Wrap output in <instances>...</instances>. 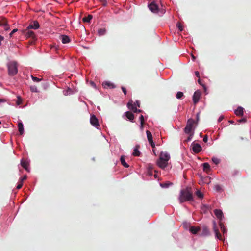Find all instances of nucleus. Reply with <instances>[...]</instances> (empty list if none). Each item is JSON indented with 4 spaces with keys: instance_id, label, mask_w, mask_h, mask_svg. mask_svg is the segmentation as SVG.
Returning <instances> with one entry per match:
<instances>
[{
    "instance_id": "nucleus-1",
    "label": "nucleus",
    "mask_w": 251,
    "mask_h": 251,
    "mask_svg": "<svg viewBox=\"0 0 251 251\" xmlns=\"http://www.w3.org/2000/svg\"><path fill=\"white\" fill-rule=\"evenodd\" d=\"M170 159V155L167 152L162 151L160 152L159 159L157 161V165L162 169L166 168L168 164V161Z\"/></svg>"
},
{
    "instance_id": "nucleus-2",
    "label": "nucleus",
    "mask_w": 251,
    "mask_h": 251,
    "mask_svg": "<svg viewBox=\"0 0 251 251\" xmlns=\"http://www.w3.org/2000/svg\"><path fill=\"white\" fill-rule=\"evenodd\" d=\"M179 201L180 203H183L186 201H193L192 192L190 188H187L185 189L181 190Z\"/></svg>"
},
{
    "instance_id": "nucleus-3",
    "label": "nucleus",
    "mask_w": 251,
    "mask_h": 251,
    "mask_svg": "<svg viewBox=\"0 0 251 251\" xmlns=\"http://www.w3.org/2000/svg\"><path fill=\"white\" fill-rule=\"evenodd\" d=\"M8 74L10 75L13 76L18 72L17 63L16 62L12 61L7 64Z\"/></svg>"
},
{
    "instance_id": "nucleus-4",
    "label": "nucleus",
    "mask_w": 251,
    "mask_h": 251,
    "mask_svg": "<svg viewBox=\"0 0 251 251\" xmlns=\"http://www.w3.org/2000/svg\"><path fill=\"white\" fill-rule=\"evenodd\" d=\"M195 121L192 119H190L188 120L186 126L184 129V132L186 134H190L193 132V127Z\"/></svg>"
},
{
    "instance_id": "nucleus-5",
    "label": "nucleus",
    "mask_w": 251,
    "mask_h": 251,
    "mask_svg": "<svg viewBox=\"0 0 251 251\" xmlns=\"http://www.w3.org/2000/svg\"><path fill=\"white\" fill-rule=\"evenodd\" d=\"M90 122L93 126L95 127L97 129H99L100 126L99 120L95 115H91Z\"/></svg>"
},
{
    "instance_id": "nucleus-6",
    "label": "nucleus",
    "mask_w": 251,
    "mask_h": 251,
    "mask_svg": "<svg viewBox=\"0 0 251 251\" xmlns=\"http://www.w3.org/2000/svg\"><path fill=\"white\" fill-rule=\"evenodd\" d=\"M191 148H192L193 151L195 153H199L202 150V148L201 145L199 143H196L195 142H193L192 143Z\"/></svg>"
},
{
    "instance_id": "nucleus-7",
    "label": "nucleus",
    "mask_w": 251,
    "mask_h": 251,
    "mask_svg": "<svg viewBox=\"0 0 251 251\" xmlns=\"http://www.w3.org/2000/svg\"><path fill=\"white\" fill-rule=\"evenodd\" d=\"M213 229L215 233L216 238L220 240H223L221 235L219 233L218 229L216 227V223L214 221L213 222Z\"/></svg>"
},
{
    "instance_id": "nucleus-8",
    "label": "nucleus",
    "mask_w": 251,
    "mask_h": 251,
    "mask_svg": "<svg viewBox=\"0 0 251 251\" xmlns=\"http://www.w3.org/2000/svg\"><path fill=\"white\" fill-rule=\"evenodd\" d=\"M149 9L152 12H157L158 8L157 5L154 1L151 2L149 5Z\"/></svg>"
},
{
    "instance_id": "nucleus-9",
    "label": "nucleus",
    "mask_w": 251,
    "mask_h": 251,
    "mask_svg": "<svg viewBox=\"0 0 251 251\" xmlns=\"http://www.w3.org/2000/svg\"><path fill=\"white\" fill-rule=\"evenodd\" d=\"M201 95V93L200 91H195L193 96V100L194 104H196L199 101L200 97Z\"/></svg>"
},
{
    "instance_id": "nucleus-10",
    "label": "nucleus",
    "mask_w": 251,
    "mask_h": 251,
    "mask_svg": "<svg viewBox=\"0 0 251 251\" xmlns=\"http://www.w3.org/2000/svg\"><path fill=\"white\" fill-rule=\"evenodd\" d=\"M146 133L149 143L152 148H154L155 147V144L153 141L151 133L149 130L146 131Z\"/></svg>"
},
{
    "instance_id": "nucleus-11",
    "label": "nucleus",
    "mask_w": 251,
    "mask_h": 251,
    "mask_svg": "<svg viewBox=\"0 0 251 251\" xmlns=\"http://www.w3.org/2000/svg\"><path fill=\"white\" fill-rule=\"evenodd\" d=\"M214 213L217 219H219L220 221L221 222L224 217L222 211L219 209H215L214 211Z\"/></svg>"
},
{
    "instance_id": "nucleus-12",
    "label": "nucleus",
    "mask_w": 251,
    "mask_h": 251,
    "mask_svg": "<svg viewBox=\"0 0 251 251\" xmlns=\"http://www.w3.org/2000/svg\"><path fill=\"white\" fill-rule=\"evenodd\" d=\"M21 165L25 170L29 172V162L27 160L22 159L21 161Z\"/></svg>"
},
{
    "instance_id": "nucleus-13",
    "label": "nucleus",
    "mask_w": 251,
    "mask_h": 251,
    "mask_svg": "<svg viewBox=\"0 0 251 251\" xmlns=\"http://www.w3.org/2000/svg\"><path fill=\"white\" fill-rule=\"evenodd\" d=\"M39 26L40 25L39 23L37 21H35L29 25L27 28L37 29L39 28Z\"/></svg>"
},
{
    "instance_id": "nucleus-14",
    "label": "nucleus",
    "mask_w": 251,
    "mask_h": 251,
    "mask_svg": "<svg viewBox=\"0 0 251 251\" xmlns=\"http://www.w3.org/2000/svg\"><path fill=\"white\" fill-rule=\"evenodd\" d=\"M127 107L129 109L132 110L134 112L137 113V109L136 108L135 104H133L132 101H129L127 103Z\"/></svg>"
},
{
    "instance_id": "nucleus-15",
    "label": "nucleus",
    "mask_w": 251,
    "mask_h": 251,
    "mask_svg": "<svg viewBox=\"0 0 251 251\" xmlns=\"http://www.w3.org/2000/svg\"><path fill=\"white\" fill-rule=\"evenodd\" d=\"M60 39L61 40L62 43L63 44L68 43L70 41L69 37L68 36L65 35H61L60 36Z\"/></svg>"
},
{
    "instance_id": "nucleus-16",
    "label": "nucleus",
    "mask_w": 251,
    "mask_h": 251,
    "mask_svg": "<svg viewBox=\"0 0 251 251\" xmlns=\"http://www.w3.org/2000/svg\"><path fill=\"white\" fill-rule=\"evenodd\" d=\"M102 86L104 88H115V85L113 83L109 81H105L102 83Z\"/></svg>"
},
{
    "instance_id": "nucleus-17",
    "label": "nucleus",
    "mask_w": 251,
    "mask_h": 251,
    "mask_svg": "<svg viewBox=\"0 0 251 251\" xmlns=\"http://www.w3.org/2000/svg\"><path fill=\"white\" fill-rule=\"evenodd\" d=\"M237 116H242L244 114V108L242 107H238L234 111Z\"/></svg>"
},
{
    "instance_id": "nucleus-18",
    "label": "nucleus",
    "mask_w": 251,
    "mask_h": 251,
    "mask_svg": "<svg viewBox=\"0 0 251 251\" xmlns=\"http://www.w3.org/2000/svg\"><path fill=\"white\" fill-rule=\"evenodd\" d=\"M125 115L126 116L127 118L131 122H133L134 119V116L133 114L130 112L127 111L125 113Z\"/></svg>"
},
{
    "instance_id": "nucleus-19",
    "label": "nucleus",
    "mask_w": 251,
    "mask_h": 251,
    "mask_svg": "<svg viewBox=\"0 0 251 251\" xmlns=\"http://www.w3.org/2000/svg\"><path fill=\"white\" fill-rule=\"evenodd\" d=\"M209 234L210 233H209L208 229L205 226L203 227V228L202 229V231L201 233V236H208L209 235Z\"/></svg>"
},
{
    "instance_id": "nucleus-20",
    "label": "nucleus",
    "mask_w": 251,
    "mask_h": 251,
    "mask_svg": "<svg viewBox=\"0 0 251 251\" xmlns=\"http://www.w3.org/2000/svg\"><path fill=\"white\" fill-rule=\"evenodd\" d=\"M219 226H220L221 230L222 232H223V234H224V235H226V232H227V230L225 227L224 224L222 223V222L220 221L219 223Z\"/></svg>"
},
{
    "instance_id": "nucleus-21",
    "label": "nucleus",
    "mask_w": 251,
    "mask_h": 251,
    "mask_svg": "<svg viewBox=\"0 0 251 251\" xmlns=\"http://www.w3.org/2000/svg\"><path fill=\"white\" fill-rule=\"evenodd\" d=\"M120 161L121 164L125 168H128L129 167V165L127 164V163L125 161V158L124 156H121L120 157Z\"/></svg>"
},
{
    "instance_id": "nucleus-22",
    "label": "nucleus",
    "mask_w": 251,
    "mask_h": 251,
    "mask_svg": "<svg viewBox=\"0 0 251 251\" xmlns=\"http://www.w3.org/2000/svg\"><path fill=\"white\" fill-rule=\"evenodd\" d=\"M18 130L20 132V134L22 135L24 131V126L22 122H18Z\"/></svg>"
},
{
    "instance_id": "nucleus-23",
    "label": "nucleus",
    "mask_w": 251,
    "mask_h": 251,
    "mask_svg": "<svg viewBox=\"0 0 251 251\" xmlns=\"http://www.w3.org/2000/svg\"><path fill=\"white\" fill-rule=\"evenodd\" d=\"M106 33V29L104 28L99 29L98 30V35L100 36L105 35Z\"/></svg>"
},
{
    "instance_id": "nucleus-24",
    "label": "nucleus",
    "mask_w": 251,
    "mask_h": 251,
    "mask_svg": "<svg viewBox=\"0 0 251 251\" xmlns=\"http://www.w3.org/2000/svg\"><path fill=\"white\" fill-rule=\"evenodd\" d=\"M200 230V227H196L195 226H192L190 228V231L194 234H196Z\"/></svg>"
},
{
    "instance_id": "nucleus-25",
    "label": "nucleus",
    "mask_w": 251,
    "mask_h": 251,
    "mask_svg": "<svg viewBox=\"0 0 251 251\" xmlns=\"http://www.w3.org/2000/svg\"><path fill=\"white\" fill-rule=\"evenodd\" d=\"M140 153L138 150V147L137 146H136L134 149V151L132 153V154H133V155H134L135 156H139L140 155Z\"/></svg>"
},
{
    "instance_id": "nucleus-26",
    "label": "nucleus",
    "mask_w": 251,
    "mask_h": 251,
    "mask_svg": "<svg viewBox=\"0 0 251 251\" xmlns=\"http://www.w3.org/2000/svg\"><path fill=\"white\" fill-rule=\"evenodd\" d=\"M1 24H4L3 25H1V26H3L4 27V29L5 30H8L9 29V27L8 25L7 24L6 20L5 19H3V21H1Z\"/></svg>"
},
{
    "instance_id": "nucleus-27",
    "label": "nucleus",
    "mask_w": 251,
    "mask_h": 251,
    "mask_svg": "<svg viewBox=\"0 0 251 251\" xmlns=\"http://www.w3.org/2000/svg\"><path fill=\"white\" fill-rule=\"evenodd\" d=\"M25 35L27 38H29V37H33V38L35 36L34 32L32 31H30V30H28L26 32Z\"/></svg>"
},
{
    "instance_id": "nucleus-28",
    "label": "nucleus",
    "mask_w": 251,
    "mask_h": 251,
    "mask_svg": "<svg viewBox=\"0 0 251 251\" xmlns=\"http://www.w3.org/2000/svg\"><path fill=\"white\" fill-rule=\"evenodd\" d=\"M93 16L91 15H89L87 17L83 18V21L84 22L89 23L92 19Z\"/></svg>"
},
{
    "instance_id": "nucleus-29",
    "label": "nucleus",
    "mask_w": 251,
    "mask_h": 251,
    "mask_svg": "<svg viewBox=\"0 0 251 251\" xmlns=\"http://www.w3.org/2000/svg\"><path fill=\"white\" fill-rule=\"evenodd\" d=\"M202 165L204 171H207L210 170V165L208 163H204Z\"/></svg>"
},
{
    "instance_id": "nucleus-30",
    "label": "nucleus",
    "mask_w": 251,
    "mask_h": 251,
    "mask_svg": "<svg viewBox=\"0 0 251 251\" xmlns=\"http://www.w3.org/2000/svg\"><path fill=\"white\" fill-rule=\"evenodd\" d=\"M196 194L197 196L200 199H202L203 197V194L200 190H197L196 192Z\"/></svg>"
},
{
    "instance_id": "nucleus-31",
    "label": "nucleus",
    "mask_w": 251,
    "mask_h": 251,
    "mask_svg": "<svg viewBox=\"0 0 251 251\" xmlns=\"http://www.w3.org/2000/svg\"><path fill=\"white\" fill-rule=\"evenodd\" d=\"M16 105L17 106L20 105L22 103V100L20 96H17V100H16Z\"/></svg>"
},
{
    "instance_id": "nucleus-32",
    "label": "nucleus",
    "mask_w": 251,
    "mask_h": 251,
    "mask_svg": "<svg viewBox=\"0 0 251 251\" xmlns=\"http://www.w3.org/2000/svg\"><path fill=\"white\" fill-rule=\"evenodd\" d=\"M31 77L32 79V80L34 81V82H39L40 81H41V79L40 78H39L38 77H35L33 75H31Z\"/></svg>"
},
{
    "instance_id": "nucleus-33",
    "label": "nucleus",
    "mask_w": 251,
    "mask_h": 251,
    "mask_svg": "<svg viewBox=\"0 0 251 251\" xmlns=\"http://www.w3.org/2000/svg\"><path fill=\"white\" fill-rule=\"evenodd\" d=\"M170 185H171V183H160V185L162 188H168Z\"/></svg>"
},
{
    "instance_id": "nucleus-34",
    "label": "nucleus",
    "mask_w": 251,
    "mask_h": 251,
    "mask_svg": "<svg viewBox=\"0 0 251 251\" xmlns=\"http://www.w3.org/2000/svg\"><path fill=\"white\" fill-rule=\"evenodd\" d=\"M30 90L32 92H38V90L36 86H30Z\"/></svg>"
},
{
    "instance_id": "nucleus-35",
    "label": "nucleus",
    "mask_w": 251,
    "mask_h": 251,
    "mask_svg": "<svg viewBox=\"0 0 251 251\" xmlns=\"http://www.w3.org/2000/svg\"><path fill=\"white\" fill-rule=\"evenodd\" d=\"M212 162L215 164L216 165H217L220 162V160L219 159L216 158V157H213L212 158Z\"/></svg>"
},
{
    "instance_id": "nucleus-36",
    "label": "nucleus",
    "mask_w": 251,
    "mask_h": 251,
    "mask_svg": "<svg viewBox=\"0 0 251 251\" xmlns=\"http://www.w3.org/2000/svg\"><path fill=\"white\" fill-rule=\"evenodd\" d=\"M183 96V93L181 92H178L176 94V97L178 99L182 98Z\"/></svg>"
},
{
    "instance_id": "nucleus-37",
    "label": "nucleus",
    "mask_w": 251,
    "mask_h": 251,
    "mask_svg": "<svg viewBox=\"0 0 251 251\" xmlns=\"http://www.w3.org/2000/svg\"><path fill=\"white\" fill-rule=\"evenodd\" d=\"M176 26L180 31H182L183 30V26L181 24V23H177Z\"/></svg>"
},
{
    "instance_id": "nucleus-38",
    "label": "nucleus",
    "mask_w": 251,
    "mask_h": 251,
    "mask_svg": "<svg viewBox=\"0 0 251 251\" xmlns=\"http://www.w3.org/2000/svg\"><path fill=\"white\" fill-rule=\"evenodd\" d=\"M71 91V89L68 88L67 90L64 91V94L65 95H69L70 94V92Z\"/></svg>"
},
{
    "instance_id": "nucleus-39",
    "label": "nucleus",
    "mask_w": 251,
    "mask_h": 251,
    "mask_svg": "<svg viewBox=\"0 0 251 251\" xmlns=\"http://www.w3.org/2000/svg\"><path fill=\"white\" fill-rule=\"evenodd\" d=\"M22 186H23V182L19 181L18 182V184L17 186V189H20L22 187Z\"/></svg>"
},
{
    "instance_id": "nucleus-40",
    "label": "nucleus",
    "mask_w": 251,
    "mask_h": 251,
    "mask_svg": "<svg viewBox=\"0 0 251 251\" xmlns=\"http://www.w3.org/2000/svg\"><path fill=\"white\" fill-rule=\"evenodd\" d=\"M189 134V136L188 137L187 140L188 141H190L192 139V137H193V134H194V132H192V133H191L190 134Z\"/></svg>"
},
{
    "instance_id": "nucleus-41",
    "label": "nucleus",
    "mask_w": 251,
    "mask_h": 251,
    "mask_svg": "<svg viewBox=\"0 0 251 251\" xmlns=\"http://www.w3.org/2000/svg\"><path fill=\"white\" fill-rule=\"evenodd\" d=\"M26 178H27V176L26 175H25L23 177L20 178L19 181H20L22 182H23V181L25 180Z\"/></svg>"
},
{
    "instance_id": "nucleus-42",
    "label": "nucleus",
    "mask_w": 251,
    "mask_h": 251,
    "mask_svg": "<svg viewBox=\"0 0 251 251\" xmlns=\"http://www.w3.org/2000/svg\"><path fill=\"white\" fill-rule=\"evenodd\" d=\"M90 84L91 86H92L93 88L95 89L97 88L96 85L93 81H90Z\"/></svg>"
},
{
    "instance_id": "nucleus-43",
    "label": "nucleus",
    "mask_w": 251,
    "mask_h": 251,
    "mask_svg": "<svg viewBox=\"0 0 251 251\" xmlns=\"http://www.w3.org/2000/svg\"><path fill=\"white\" fill-rule=\"evenodd\" d=\"M139 119H140V123L144 122V116L142 115H141L140 116Z\"/></svg>"
},
{
    "instance_id": "nucleus-44",
    "label": "nucleus",
    "mask_w": 251,
    "mask_h": 251,
    "mask_svg": "<svg viewBox=\"0 0 251 251\" xmlns=\"http://www.w3.org/2000/svg\"><path fill=\"white\" fill-rule=\"evenodd\" d=\"M121 89H122V90L123 92L126 95V93H127V91H126V88H125L124 87H122Z\"/></svg>"
},
{
    "instance_id": "nucleus-45",
    "label": "nucleus",
    "mask_w": 251,
    "mask_h": 251,
    "mask_svg": "<svg viewBox=\"0 0 251 251\" xmlns=\"http://www.w3.org/2000/svg\"><path fill=\"white\" fill-rule=\"evenodd\" d=\"M17 29H14L11 32V33H10V36L11 37L12 36V35L15 33L16 32H17Z\"/></svg>"
},
{
    "instance_id": "nucleus-46",
    "label": "nucleus",
    "mask_w": 251,
    "mask_h": 251,
    "mask_svg": "<svg viewBox=\"0 0 251 251\" xmlns=\"http://www.w3.org/2000/svg\"><path fill=\"white\" fill-rule=\"evenodd\" d=\"M203 141L204 142L206 143L208 141V137L207 135H205L203 138Z\"/></svg>"
},
{
    "instance_id": "nucleus-47",
    "label": "nucleus",
    "mask_w": 251,
    "mask_h": 251,
    "mask_svg": "<svg viewBox=\"0 0 251 251\" xmlns=\"http://www.w3.org/2000/svg\"><path fill=\"white\" fill-rule=\"evenodd\" d=\"M223 119H224V117L223 116H220L218 119V122H220L221 121H222L223 120Z\"/></svg>"
},
{
    "instance_id": "nucleus-48",
    "label": "nucleus",
    "mask_w": 251,
    "mask_h": 251,
    "mask_svg": "<svg viewBox=\"0 0 251 251\" xmlns=\"http://www.w3.org/2000/svg\"><path fill=\"white\" fill-rule=\"evenodd\" d=\"M140 129L141 130H143V128H144V123H140Z\"/></svg>"
},
{
    "instance_id": "nucleus-49",
    "label": "nucleus",
    "mask_w": 251,
    "mask_h": 251,
    "mask_svg": "<svg viewBox=\"0 0 251 251\" xmlns=\"http://www.w3.org/2000/svg\"><path fill=\"white\" fill-rule=\"evenodd\" d=\"M195 75H196L197 77H200V73H199V72L198 71H196L195 72Z\"/></svg>"
},
{
    "instance_id": "nucleus-50",
    "label": "nucleus",
    "mask_w": 251,
    "mask_h": 251,
    "mask_svg": "<svg viewBox=\"0 0 251 251\" xmlns=\"http://www.w3.org/2000/svg\"><path fill=\"white\" fill-rule=\"evenodd\" d=\"M4 18L2 17H0V26H1V25H3L4 24H1V21H3V19H4Z\"/></svg>"
},
{
    "instance_id": "nucleus-51",
    "label": "nucleus",
    "mask_w": 251,
    "mask_h": 251,
    "mask_svg": "<svg viewBox=\"0 0 251 251\" xmlns=\"http://www.w3.org/2000/svg\"><path fill=\"white\" fill-rule=\"evenodd\" d=\"M4 39V38L3 36H2L1 35H0V46L1 45V42L2 41H3Z\"/></svg>"
},
{
    "instance_id": "nucleus-52",
    "label": "nucleus",
    "mask_w": 251,
    "mask_h": 251,
    "mask_svg": "<svg viewBox=\"0 0 251 251\" xmlns=\"http://www.w3.org/2000/svg\"><path fill=\"white\" fill-rule=\"evenodd\" d=\"M216 190L218 191L220 189V187L219 185H216L215 187Z\"/></svg>"
},
{
    "instance_id": "nucleus-53",
    "label": "nucleus",
    "mask_w": 251,
    "mask_h": 251,
    "mask_svg": "<svg viewBox=\"0 0 251 251\" xmlns=\"http://www.w3.org/2000/svg\"><path fill=\"white\" fill-rule=\"evenodd\" d=\"M135 104L136 105V106H137L139 107H140V102L139 101H136V102Z\"/></svg>"
},
{
    "instance_id": "nucleus-54",
    "label": "nucleus",
    "mask_w": 251,
    "mask_h": 251,
    "mask_svg": "<svg viewBox=\"0 0 251 251\" xmlns=\"http://www.w3.org/2000/svg\"><path fill=\"white\" fill-rule=\"evenodd\" d=\"M246 121L245 119H242L239 120V122H245Z\"/></svg>"
},
{
    "instance_id": "nucleus-55",
    "label": "nucleus",
    "mask_w": 251,
    "mask_h": 251,
    "mask_svg": "<svg viewBox=\"0 0 251 251\" xmlns=\"http://www.w3.org/2000/svg\"><path fill=\"white\" fill-rule=\"evenodd\" d=\"M4 102H5L4 100L0 99V104H1V103Z\"/></svg>"
},
{
    "instance_id": "nucleus-56",
    "label": "nucleus",
    "mask_w": 251,
    "mask_h": 251,
    "mask_svg": "<svg viewBox=\"0 0 251 251\" xmlns=\"http://www.w3.org/2000/svg\"><path fill=\"white\" fill-rule=\"evenodd\" d=\"M192 58H193V61H194V60H195V56H194V55H192Z\"/></svg>"
},
{
    "instance_id": "nucleus-57",
    "label": "nucleus",
    "mask_w": 251,
    "mask_h": 251,
    "mask_svg": "<svg viewBox=\"0 0 251 251\" xmlns=\"http://www.w3.org/2000/svg\"><path fill=\"white\" fill-rule=\"evenodd\" d=\"M137 112H141V110H140V109H137Z\"/></svg>"
},
{
    "instance_id": "nucleus-58",
    "label": "nucleus",
    "mask_w": 251,
    "mask_h": 251,
    "mask_svg": "<svg viewBox=\"0 0 251 251\" xmlns=\"http://www.w3.org/2000/svg\"><path fill=\"white\" fill-rule=\"evenodd\" d=\"M229 123L233 124L234 123V121L231 120V121H229Z\"/></svg>"
},
{
    "instance_id": "nucleus-59",
    "label": "nucleus",
    "mask_w": 251,
    "mask_h": 251,
    "mask_svg": "<svg viewBox=\"0 0 251 251\" xmlns=\"http://www.w3.org/2000/svg\"><path fill=\"white\" fill-rule=\"evenodd\" d=\"M205 179H206V180H207V179H208V180H209V178L208 177H206V178H205Z\"/></svg>"
},
{
    "instance_id": "nucleus-60",
    "label": "nucleus",
    "mask_w": 251,
    "mask_h": 251,
    "mask_svg": "<svg viewBox=\"0 0 251 251\" xmlns=\"http://www.w3.org/2000/svg\"><path fill=\"white\" fill-rule=\"evenodd\" d=\"M198 82L200 84V79L198 80Z\"/></svg>"
},
{
    "instance_id": "nucleus-61",
    "label": "nucleus",
    "mask_w": 251,
    "mask_h": 251,
    "mask_svg": "<svg viewBox=\"0 0 251 251\" xmlns=\"http://www.w3.org/2000/svg\"><path fill=\"white\" fill-rule=\"evenodd\" d=\"M0 124H1V122L0 121Z\"/></svg>"
}]
</instances>
